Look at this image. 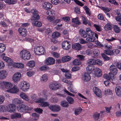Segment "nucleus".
Here are the masks:
<instances>
[{
	"label": "nucleus",
	"mask_w": 121,
	"mask_h": 121,
	"mask_svg": "<svg viewBox=\"0 0 121 121\" xmlns=\"http://www.w3.org/2000/svg\"><path fill=\"white\" fill-rule=\"evenodd\" d=\"M20 57L25 60H27L30 59L31 55L29 51L25 50H22L20 52Z\"/></svg>",
	"instance_id": "obj_1"
},
{
	"label": "nucleus",
	"mask_w": 121,
	"mask_h": 121,
	"mask_svg": "<svg viewBox=\"0 0 121 121\" xmlns=\"http://www.w3.org/2000/svg\"><path fill=\"white\" fill-rule=\"evenodd\" d=\"M34 51L35 54L40 56L45 54V50L44 48L42 46H38L35 47Z\"/></svg>",
	"instance_id": "obj_2"
},
{
	"label": "nucleus",
	"mask_w": 121,
	"mask_h": 121,
	"mask_svg": "<svg viewBox=\"0 0 121 121\" xmlns=\"http://www.w3.org/2000/svg\"><path fill=\"white\" fill-rule=\"evenodd\" d=\"M20 89L24 92H26L30 88L29 84L27 82L23 81L20 82L19 85Z\"/></svg>",
	"instance_id": "obj_3"
},
{
	"label": "nucleus",
	"mask_w": 121,
	"mask_h": 121,
	"mask_svg": "<svg viewBox=\"0 0 121 121\" xmlns=\"http://www.w3.org/2000/svg\"><path fill=\"white\" fill-rule=\"evenodd\" d=\"M31 12L32 14L31 19L33 21H37L39 19L40 17L38 14L39 12L35 9L31 10Z\"/></svg>",
	"instance_id": "obj_4"
},
{
	"label": "nucleus",
	"mask_w": 121,
	"mask_h": 121,
	"mask_svg": "<svg viewBox=\"0 0 121 121\" xmlns=\"http://www.w3.org/2000/svg\"><path fill=\"white\" fill-rule=\"evenodd\" d=\"M60 84L57 82H54L50 83L49 85L50 88L53 90H56L60 87Z\"/></svg>",
	"instance_id": "obj_5"
},
{
	"label": "nucleus",
	"mask_w": 121,
	"mask_h": 121,
	"mask_svg": "<svg viewBox=\"0 0 121 121\" xmlns=\"http://www.w3.org/2000/svg\"><path fill=\"white\" fill-rule=\"evenodd\" d=\"M82 79L85 82H88L91 79V77L89 73L87 72H84L82 74Z\"/></svg>",
	"instance_id": "obj_6"
},
{
	"label": "nucleus",
	"mask_w": 121,
	"mask_h": 121,
	"mask_svg": "<svg viewBox=\"0 0 121 121\" xmlns=\"http://www.w3.org/2000/svg\"><path fill=\"white\" fill-rule=\"evenodd\" d=\"M43 95H42L44 98H40L39 99L36 101V102L38 103H42L44 102V101L46 100L47 99V96L46 93V91L45 90L43 91L42 92Z\"/></svg>",
	"instance_id": "obj_7"
},
{
	"label": "nucleus",
	"mask_w": 121,
	"mask_h": 121,
	"mask_svg": "<svg viewBox=\"0 0 121 121\" xmlns=\"http://www.w3.org/2000/svg\"><path fill=\"white\" fill-rule=\"evenodd\" d=\"M48 108L52 111L53 112H57L59 111L60 109V106L56 105H51L48 107Z\"/></svg>",
	"instance_id": "obj_8"
},
{
	"label": "nucleus",
	"mask_w": 121,
	"mask_h": 121,
	"mask_svg": "<svg viewBox=\"0 0 121 121\" xmlns=\"http://www.w3.org/2000/svg\"><path fill=\"white\" fill-rule=\"evenodd\" d=\"M69 42L67 41H64L62 43V48L64 49L68 50L71 47Z\"/></svg>",
	"instance_id": "obj_9"
},
{
	"label": "nucleus",
	"mask_w": 121,
	"mask_h": 121,
	"mask_svg": "<svg viewBox=\"0 0 121 121\" xmlns=\"http://www.w3.org/2000/svg\"><path fill=\"white\" fill-rule=\"evenodd\" d=\"M14 104H9L7 108V110L8 112L11 113L15 111L16 107Z\"/></svg>",
	"instance_id": "obj_10"
},
{
	"label": "nucleus",
	"mask_w": 121,
	"mask_h": 121,
	"mask_svg": "<svg viewBox=\"0 0 121 121\" xmlns=\"http://www.w3.org/2000/svg\"><path fill=\"white\" fill-rule=\"evenodd\" d=\"M21 75L19 73H15L12 77L13 81L15 82H17L20 80Z\"/></svg>",
	"instance_id": "obj_11"
},
{
	"label": "nucleus",
	"mask_w": 121,
	"mask_h": 121,
	"mask_svg": "<svg viewBox=\"0 0 121 121\" xmlns=\"http://www.w3.org/2000/svg\"><path fill=\"white\" fill-rule=\"evenodd\" d=\"M8 92L13 94L16 93L19 91V89L17 86L14 85L12 88L7 90Z\"/></svg>",
	"instance_id": "obj_12"
},
{
	"label": "nucleus",
	"mask_w": 121,
	"mask_h": 121,
	"mask_svg": "<svg viewBox=\"0 0 121 121\" xmlns=\"http://www.w3.org/2000/svg\"><path fill=\"white\" fill-rule=\"evenodd\" d=\"M55 62V59L51 57H49L47 58L45 60L46 63L48 65H53L54 64Z\"/></svg>",
	"instance_id": "obj_13"
},
{
	"label": "nucleus",
	"mask_w": 121,
	"mask_h": 121,
	"mask_svg": "<svg viewBox=\"0 0 121 121\" xmlns=\"http://www.w3.org/2000/svg\"><path fill=\"white\" fill-rule=\"evenodd\" d=\"M93 91L95 94L98 97H101L102 94L100 90L97 87H95L93 89Z\"/></svg>",
	"instance_id": "obj_14"
},
{
	"label": "nucleus",
	"mask_w": 121,
	"mask_h": 121,
	"mask_svg": "<svg viewBox=\"0 0 121 121\" xmlns=\"http://www.w3.org/2000/svg\"><path fill=\"white\" fill-rule=\"evenodd\" d=\"M20 34L23 36L25 37L26 35L27 32L26 29L25 28L20 27L18 29Z\"/></svg>",
	"instance_id": "obj_15"
},
{
	"label": "nucleus",
	"mask_w": 121,
	"mask_h": 121,
	"mask_svg": "<svg viewBox=\"0 0 121 121\" xmlns=\"http://www.w3.org/2000/svg\"><path fill=\"white\" fill-rule=\"evenodd\" d=\"M7 73L5 70H0V79H3L5 78L7 76Z\"/></svg>",
	"instance_id": "obj_16"
},
{
	"label": "nucleus",
	"mask_w": 121,
	"mask_h": 121,
	"mask_svg": "<svg viewBox=\"0 0 121 121\" xmlns=\"http://www.w3.org/2000/svg\"><path fill=\"white\" fill-rule=\"evenodd\" d=\"M109 69L111 72L114 75H116L117 73L118 70L117 67L113 65H111Z\"/></svg>",
	"instance_id": "obj_17"
},
{
	"label": "nucleus",
	"mask_w": 121,
	"mask_h": 121,
	"mask_svg": "<svg viewBox=\"0 0 121 121\" xmlns=\"http://www.w3.org/2000/svg\"><path fill=\"white\" fill-rule=\"evenodd\" d=\"M21 114L20 113L15 112L11 114L10 116L11 118L12 119H18L21 117Z\"/></svg>",
	"instance_id": "obj_18"
},
{
	"label": "nucleus",
	"mask_w": 121,
	"mask_h": 121,
	"mask_svg": "<svg viewBox=\"0 0 121 121\" xmlns=\"http://www.w3.org/2000/svg\"><path fill=\"white\" fill-rule=\"evenodd\" d=\"M43 8L45 9L48 10L51 9L52 7V5L51 4L48 2H45L43 4Z\"/></svg>",
	"instance_id": "obj_19"
},
{
	"label": "nucleus",
	"mask_w": 121,
	"mask_h": 121,
	"mask_svg": "<svg viewBox=\"0 0 121 121\" xmlns=\"http://www.w3.org/2000/svg\"><path fill=\"white\" fill-rule=\"evenodd\" d=\"M72 48L74 50H79L82 48V46L79 43H76L72 45Z\"/></svg>",
	"instance_id": "obj_20"
},
{
	"label": "nucleus",
	"mask_w": 121,
	"mask_h": 121,
	"mask_svg": "<svg viewBox=\"0 0 121 121\" xmlns=\"http://www.w3.org/2000/svg\"><path fill=\"white\" fill-rule=\"evenodd\" d=\"M46 13L47 14L49 15V16L47 17V18L49 20L50 22H51V21H52L53 20H54L55 19L54 17L51 16V15L52 14V11L47 10Z\"/></svg>",
	"instance_id": "obj_21"
},
{
	"label": "nucleus",
	"mask_w": 121,
	"mask_h": 121,
	"mask_svg": "<svg viewBox=\"0 0 121 121\" xmlns=\"http://www.w3.org/2000/svg\"><path fill=\"white\" fill-rule=\"evenodd\" d=\"M116 94L119 97H121V87L119 86H116L115 89Z\"/></svg>",
	"instance_id": "obj_22"
},
{
	"label": "nucleus",
	"mask_w": 121,
	"mask_h": 121,
	"mask_svg": "<svg viewBox=\"0 0 121 121\" xmlns=\"http://www.w3.org/2000/svg\"><path fill=\"white\" fill-rule=\"evenodd\" d=\"M3 59L9 65H11L13 64V61L10 58L6 56H4L3 57Z\"/></svg>",
	"instance_id": "obj_23"
},
{
	"label": "nucleus",
	"mask_w": 121,
	"mask_h": 121,
	"mask_svg": "<svg viewBox=\"0 0 121 121\" xmlns=\"http://www.w3.org/2000/svg\"><path fill=\"white\" fill-rule=\"evenodd\" d=\"M12 102L13 104H22L23 102L20 99L15 98L13 99Z\"/></svg>",
	"instance_id": "obj_24"
},
{
	"label": "nucleus",
	"mask_w": 121,
	"mask_h": 121,
	"mask_svg": "<svg viewBox=\"0 0 121 121\" xmlns=\"http://www.w3.org/2000/svg\"><path fill=\"white\" fill-rule=\"evenodd\" d=\"M95 75L97 77H99L101 76L102 74L101 70L100 69L97 68L95 70Z\"/></svg>",
	"instance_id": "obj_25"
},
{
	"label": "nucleus",
	"mask_w": 121,
	"mask_h": 121,
	"mask_svg": "<svg viewBox=\"0 0 121 121\" xmlns=\"http://www.w3.org/2000/svg\"><path fill=\"white\" fill-rule=\"evenodd\" d=\"M86 70L89 72V73H91L93 71L95 70L94 67L91 65H88L86 68Z\"/></svg>",
	"instance_id": "obj_26"
},
{
	"label": "nucleus",
	"mask_w": 121,
	"mask_h": 121,
	"mask_svg": "<svg viewBox=\"0 0 121 121\" xmlns=\"http://www.w3.org/2000/svg\"><path fill=\"white\" fill-rule=\"evenodd\" d=\"M79 33L82 37L84 38H86L87 36V35L85 31L82 29L80 30Z\"/></svg>",
	"instance_id": "obj_27"
},
{
	"label": "nucleus",
	"mask_w": 121,
	"mask_h": 121,
	"mask_svg": "<svg viewBox=\"0 0 121 121\" xmlns=\"http://www.w3.org/2000/svg\"><path fill=\"white\" fill-rule=\"evenodd\" d=\"M92 54L93 55V57L95 58H96L97 57L99 54V50L97 49H94L93 51Z\"/></svg>",
	"instance_id": "obj_28"
},
{
	"label": "nucleus",
	"mask_w": 121,
	"mask_h": 121,
	"mask_svg": "<svg viewBox=\"0 0 121 121\" xmlns=\"http://www.w3.org/2000/svg\"><path fill=\"white\" fill-rule=\"evenodd\" d=\"M20 96L22 98L28 101L29 100L28 96L23 92H22L20 93Z\"/></svg>",
	"instance_id": "obj_29"
},
{
	"label": "nucleus",
	"mask_w": 121,
	"mask_h": 121,
	"mask_svg": "<svg viewBox=\"0 0 121 121\" xmlns=\"http://www.w3.org/2000/svg\"><path fill=\"white\" fill-rule=\"evenodd\" d=\"M4 1L6 3L9 5L15 4L17 3L16 0H5Z\"/></svg>",
	"instance_id": "obj_30"
},
{
	"label": "nucleus",
	"mask_w": 121,
	"mask_h": 121,
	"mask_svg": "<svg viewBox=\"0 0 121 121\" xmlns=\"http://www.w3.org/2000/svg\"><path fill=\"white\" fill-rule=\"evenodd\" d=\"M14 66L16 68L22 69L24 67V65L21 63H14Z\"/></svg>",
	"instance_id": "obj_31"
},
{
	"label": "nucleus",
	"mask_w": 121,
	"mask_h": 121,
	"mask_svg": "<svg viewBox=\"0 0 121 121\" xmlns=\"http://www.w3.org/2000/svg\"><path fill=\"white\" fill-rule=\"evenodd\" d=\"M32 24L34 26L40 27L41 26L42 24L40 22L36 21L32 22Z\"/></svg>",
	"instance_id": "obj_32"
},
{
	"label": "nucleus",
	"mask_w": 121,
	"mask_h": 121,
	"mask_svg": "<svg viewBox=\"0 0 121 121\" xmlns=\"http://www.w3.org/2000/svg\"><path fill=\"white\" fill-rule=\"evenodd\" d=\"M72 22L77 25H78L81 24V22L78 20V17H76L75 18L72 19Z\"/></svg>",
	"instance_id": "obj_33"
},
{
	"label": "nucleus",
	"mask_w": 121,
	"mask_h": 121,
	"mask_svg": "<svg viewBox=\"0 0 121 121\" xmlns=\"http://www.w3.org/2000/svg\"><path fill=\"white\" fill-rule=\"evenodd\" d=\"M27 65L29 67L32 68L35 66V63L34 60L30 61L27 63Z\"/></svg>",
	"instance_id": "obj_34"
},
{
	"label": "nucleus",
	"mask_w": 121,
	"mask_h": 121,
	"mask_svg": "<svg viewBox=\"0 0 121 121\" xmlns=\"http://www.w3.org/2000/svg\"><path fill=\"white\" fill-rule=\"evenodd\" d=\"M86 34L88 36H90L91 35L93 36L94 34V33L92 32L91 29L89 28H87L86 30Z\"/></svg>",
	"instance_id": "obj_35"
},
{
	"label": "nucleus",
	"mask_w": 121,
	"mask_h": 121,
	"mask_svg": "<svg viewBox=\"0 0 121 121\" xmlns=\"http://www.w3.org/2000/svg\"><path fill=\"white\" fill-rule=\"evenodd\" d=\"M24 104H22L17 107V109L19 112H24Z\"/></svg>",
	"instance_id": "obj_36"
},
{
	"label": "nucleus",
	"mask_w": 121,
	"mask_h": 121,
	"mask_svg": "<svg viewBox=\"0 0 121 121\" xmlns=\"http://www.w3.org/2000/svg\"><path fill=\"white\" fill-rule=\"evenodd\" d=\"M82 111V109L81 107L76 108L74 110V114L77 116L80 114Z\"/></svg>",
	"instance_id": "obj_37"
},
{
	"label": "nucleus",
	"mask_w": 121,
	"mask_h": 121,
	"mask_svg": "<svg viewBox=\"0 0 121 121\" xmlns=\"http://www.w3.org/2000/svg\"><path fill=\"white\" fill-rule=\"evenodd\" d=\"M71 58L69 56H66L63 57L62 58L61 60L63 62H65L70 60Z\"/></svg>",
	"instance_id": "obj_38"
},
{
	"label": "nucleus",
	"mask_w": 121,
	"mask_h": 121,
	"mask_svg": "<svg viewBox=\"0 0 121 121\" xmlns=\"http://www.w3.org/2000/svg\"><path fill=\"white\" fill-rule=\"evenodd\" d=\"M5 88L8 90L10 89L12 87V84L10 82H5Z\"/></svg>",
	"instance_id": "obj_39"
},
{
	"label": "nucleus",
	"mask_w": 121,
	"mask_h": 121,
	"mask_svg": "<svg viewBox=\"0 0 121 121\" xmlns=\"http://www.w3.org/2000/svg\"><path fill=\"white\" fill-rule=\"evenodd\" d=\"M100 114L97 112L94 113L93 115V117L95 120H98L99 118Z\"/></svg>",
	"instance_id": "obj_40"
},
{
	"label": "nucleus",
	"mask_w": 121,
	"mask_h": 121,
	"mask_svg": "<svg viewBox=\"0 0 121 121\" xmlns=\"http://www.w3.org/2000/svg\"><path fill=\"white\" fill-rule=\"evenodd\" d=\"M61 106L64 107L66 108L68 106V104L67 101H63L61 102Z\"/></svg>",
	"instance_id": "obj_41"
},
{
	"label": "nucleus",
	"mask_w": 121,
	"mask_h": 121,
	"mask_svg": "<svg viewBox=\"0 0 121 121\" xmlns=\"http://www.w3.org/2000/svg\"><path fill=\"white\" fill-rule=\"evenodd\" d=\"M113 30L116 33H119L120 31L119 27L116 25H114L113 26Z\"/></svg>",
	"instance_id": "obj_42"
},
{
	"label": "nucleus",
	"mask_w": 121,
	"mask_h": 121,
	"mask_svg": "<svg viewBox=\"0 0 121 121\" xmlns=\"http://www.w3.org/2000/svg\"><path fill=\"white\" fill-rule=\"evenodd\" d=\"M83 8L84 9L86 14L89 16H90L91 13L89 12L90 10L89 8L86 5L84 6Z\"/></svg>",
	"instance_id": "obj_43"
},
{
	"label": "nucleus",
	"mask_w": 121,
	"mask_h": 121,
	"mask_svg": "<svg viewBox=\"0 0 121 121\" xmlns=\"http://www.w3.org/2000/svg\"><path fill=\"white\" fill-rule=\"evenodd\" d=\"M67 100L70 104H72L74 102L73 99L72 97L68 96L66 98Z\"/></svg>",
	"instance_id": "obj_44"
},
{
	"label": "nucleus",
	"mask_w": 121,
	"mask_h": 121,
	"mask_svg": "<svg viewBox=\"0 0 121 121\" xmlns=\"http://www.w3.org/2000/svg\"><path fill=\"white\" fill-rule=\"evenodd\" d=\"M5 49V45L3 43H0V52H4Z\"/></svg>",
	"instance_id": "obj_45"
},
{
	"label": "nucleus",
	"mask_w": 121,
	"mask_h": 121,
	"mask_svg": "<svg viewBox=\"0 0 121 121\" xmlns=\"http://www.w3.org/2000/svg\"><path fill=\"white\" fill-rule=\"evenodd\" d=\"M81 64L80 61L78 59H75L73 61V64L74 65H78Z\"/></svg>",
	"instance_id": "obj_46"
},
{
	"label": "nucleus",
	"mask_w": 121,
	"mask_h": 121,
	"mask_svg": "<svg viewBox=\"0 0 121 121\" xmlns=\"http://www.w3.org/2000/svg\"><path fill=\"white\" fill-rule=\"evenodd\" d=\"M60 34V33L57 32H54L52 34V36L53 38H56L59 36Z\"/></svg>",
	"instance_id": "obj_47"
},
{
	"label": "nucleus",
	"mask_w": 121,
	"mask_h": 121,
	"mask_svg": "<svg viewBox=\"0 0 121 121\" xmlns=\"http://www.w3.org/2000/svg\"><path fill=\"white\" fill-rule=\"evenodd\" d=\"M95 60L91 59H89L88 61V63L91 65H95Z\"/></svg>",
	"instance_id": "obj_48"
},
{
	"label": "nucleus",
	"mask_w": 121,
	"mask_h": 121,
	"mask_svg": "<svg viewBox=\"0 0 121 121\" xmlns=\"http://www.w3.org/2000/svg\"><path fill=\"white\" fill-rule=\"evenodd\" d=\"M48 77L46 74H44L41 77V80L42 81L45 82L48 80Z\"/></svg>",
	"instance_id": "obj_49"
},
{
	"label": "nucleus",
	"mask_w": 121,
	"mask_h": 121,
	"mask_svg": "<svg viewBox=\"0 0 121 121\" xmlns=\"http://www.w3.org/2000/svg\"><path fill=\"white\" fill-rule=\"evenodd\" d=\"M39 69L41 70L44 71L46 70H49V68L48 66L45 65H43L40 67Z\"/></svg>",
	"instance_id": "obj_50"
},
{
	"label": "nucleus",
	"mask_w": 121,
	"mask_h": 121,
	"mask_svg": "<svg viewBox=\"0 0 121 121\" xmlns=\"http://www.w3.org/2000/svg\"><path fill=\"white\" fill-rule=\"evenodd\" d=\"M34 110L35 112L39 114L42 113L43 111V110L42 109L39 108H35Z\"/></svg>",
	"instance_id": "obj_51"
},
{
	"label": "nucleus",
	"mask_w": 121,
	"mask_h": 121,
	"mask_svg": "<svg viewBox=\"0 0 121 121\" xmlns=\"http://www.w3.org/2000/svg\"><path fill=\"white\" fill-rule=\"evenodd\" d=\"M95 38L93 37H88L86 38L87 41L92 42H94L95 40Z\"/></svg>",
	"instance_id": "obj_52"
},
{
	"label": "nucleus",
	"mask_w": 121,
	"mask_h": 121,
	"mask_svg": "<svg viewBox=\"0 0 121 121\" xmlns=\"http://www.w3.org/2000/svg\"><path fill=\"white\" fill-rule=\"evenodd\" d=\"M82 20L83 24L85 25H86L87 24L88 20H87V18L83 17H82Z\"/></svg>",
	"instance_id": "obj_53"
},
{
	"label": "nucleus",
	"mask_w": 121,
	"mask_h": 121,
	"mask_svg": "<svg viewBox=\"0 0 121 121\" xmlns=\"http://www.w3.org/2000/svg\"><path fill=\"white\" fill-rule=\"evenodd\" d=\"M94 26L96 30L99 32H100L101 30V29L100 26L94 24Z\"/></svg>",
	"instance_id": "obj_54"
},
{
	"label": "nucleus",
	"mask_w": 121,
	"mask_h": 121,
	"mask_svg": "<svg viewBox=\"0 0 121 121\" xmlns=\"http://www.w3.org/2000/svg\"><path fill=\"white\" fill-rule=\"evenodd\" d=\"M25 40L27 41L30 42L32 45L34 44V40L31 38H26L25 39Z\"/></svg>",
	"instance_id": "obj_55"
},
{
	"label": "nucleus",
	"mask_w": 121,
	"mask_h": 121,
	"mask_svg": "<svg viewBox=\"0 0 121 121\" xmlns=\"http://www.w3.org/2000/svg\"><path fill=\"white\" fill-rule=\"evenodd\" d=\"M5 82H0V88L3 89L5 88Z\"/></svg>",
	"instance_id": "obj_56"
},
{
	"label": "nucleus",
	"mask_w": 121,
	"mask_h": 121,
	"mask_svg": "<svg viewBox=\"0 0 121 121\" xmlns=\"http://www.w3.org/2000/svg\"><path fill=\"white\" fill-rule=\"evenodd\" d=\"M105 54L108 55H113L112 50H106L105 51Z\"/></svg>",
	"instance_id": "obj_57"
},
{
	"label": "nucleus",
	"mask_w": 121,
	"mask_h": 121,
	"mask_svg": "<svg viewBox=\"0 0 121 121\" xmlns=\"http://www.w3.org/2000/svg\"><path fill=\"white\" fill-rule=\"evenodd\" d=\"M102 56L105 60L107 61L109 60V58L104 54H102Z\"/></svg>",
	"instance_id": "obj_58"
},
{
	"label": "nucleus",
	"mask_w": 121,
	"mask_h": 121,
	"mask_svg": "<svg viewBox=\"0 0 121 121\" xmlns=\"http://www.w3.org/2000/svg\"><path fill=\"white\" fill-rule=\"evenodd\" d=\"M74 0L75 3L78 5H80L81 6H82L84 5L83 4L78 0Z\"/></svg>",
	"instance_id": "obj_59"
},
{
	"label": "nucleus",
	"mask_w": 121,
	"mask_h": 121,
	"mask_svg": "<svg viewBox=\"0 0 121 121\" xmlns=\"http://www.w3.org/2000/svg\"><path fill=\"white\" fill-rule=\"evenodd\" d=\"M95 65L97 64L100 66H101L102 64V62L99 59H95Z\"/></svg>",
	"instance_id": "obj_60"
},
{
	"label": "nucleus",
	"mask_w": 121,
	"mask_h": 121,
	"mask_svg": "<svg viewBox=\"0 0 121 121\" xmlns=\"http://www.w3.org/2000/svg\"><path fill=\"white\" fill-rule=\"evenodd\" d=\"M105 94L109 95H111L112 94V91L109 89H106L105 91Z\"/></svg>",
	"instance_id": "obj_61"
},
{
	"label": "nucleus",
	"mask_w": 121,
	"mask_h": 121,
	"mask_svg": "<svg viewBox=\"0 0 121 121\" xmlns=\"http://www.w3.org/2000/svg\"><path fill=\"white\" fill-rule=\"evenodd\" d=\"M49 105V103L48 102H45L41 103L42 107H46L48 106Z\"/></svg>",
	"instance_id": "obj_62"
},
{
	"label": "nucleus",
	"mask_w": 121,
	"mask_h": 121,
	"mask_svg": "<svg viewBox=\"0 0 121 121\" xmlns=\"http://www.w3.org/2000/svg\"><path fill=\"white\" fill-rule=\"evenodd\" d=\"M115 75L113 73H112L111 72H110L109 73V78H110V80H113L114 79V76Z\"/></svg>",
	"instance_id": "obj_63"
},
{
	"label": "nucleus",
	"mask_w": 121,
	"mask_h": 121,
	"mask_svg": "<svg viewBox=\"0 0 121 121\" xmlns=\"http://www.w3.org/2000/svg\"><path fill=\"white\" fill-rule=\"evenodd\" d=\"M108 2L112 4L117 5L118 4L115 0H109Z\"/></svg>",
	"instance_id": "obj_64"
}]
</instances>
